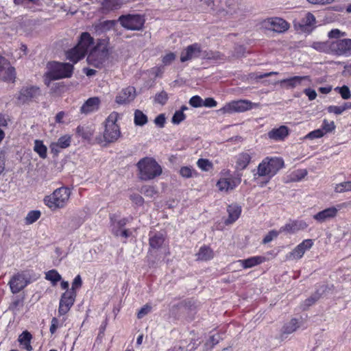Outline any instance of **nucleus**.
Wrapping results in <instances>:
<instances>
[{
	"label": "nucleus",
	"instance_id": "1",
	"mask_svg": "<svg viewBox=\"0 0 351 351\" xmlns=\"http://www.w3.org/2000/svg\"><path fill=\"white\" fill-rule=\"evenodd\" d=\"M138 178L141 180H150L160 176L162 173L161 166L151 157H145L136 164Z\"/></svg>",
	"mask_w": 351,
	"mask_h": 351
},
{
	"label": "nucleus",
	"instance_id": "2",
	"mask_svg": "<svg viewBox=\"0 0 351 351\" xmlns=\"http://www.w3.org/2000/svg\"><path fill=\"white\" fill-rule=\"evenodd\" d=\"M94 44V39L88 32H83L77 45L66 52V58L73 63L77 62L87 53L89 48Z\"/></svg>",
	"mask_w": 351,
	"mask_h": 351
},
{
	"label": "nucleus",
	"instance_id": "3",
	"mask_svg": "<svg viewBox=\"0 0 351 351\" xmlns=\"http://www.w3.org/2000/svg\"><path fill=\"white\" fill-rule=\"evenodd\" d=\"M71 191L65 186L56 189L51 194L45 197V204L51 210H56L64 208L70 199Z\"/></svg>",
	"mask_w": 351,
	"mask_h": 351
},
{
	"label": "nucleus",
	"instance_id": "4",
	"mask_svg": "<svg viewBox=\"0 0 351 351\" xmlns=\"http://www.w3.org/2000/svg\"><path fill=\"white\" fill-rule=\"evenodd\" d=\"M109 58L108 49L105 40L99 41L88 55L87 61L90 65L96 68L105 66Z\"/></svg>",
	"mask_w": 351,
	"mask_h": 351
},
{
	"label": "nucleus",
	"instance_id": "5",
	"mask_svg": "<svg viewBox=\"0 0 351 351\" xmlns=\"http://www.w3.org/2000/svg\"><path fill=\"white\" fill-rule=\"evenodd\" d=\"M47 69L45 75L49 80L70 77L73 71V64L58 62H49Z\"/></svg>",
	"mask_w": 351,
	"mask_h": 351
},
{
	"label": "nucleus",
	"instance_id": "6",
	"mask_svg": "<svg viewBox=\"0 0 351 351\" xmlns=\"http://www.w3.org/2000/svg\"><path fill=\"white\" fill-rule=\"evenodd\" d=\"M284 161L280 158H267L259 164L258 174L259 176H274L282 167Z\"/></svg>",
	"mask_w": 351,
	"mask_h": 351
},
{
	"label": "nucleus",
	"instance_id": "7",
	"mask_svg": "<svg viewBox=\"0 0 351 351\" xmlns=\"http://www.w3.org/2000/svg\"><path fill=\"white\" fill-rule=\"evenodd\" d=\"M118 118L117 112H112L105 122L104 140L106 143L115 142L121 135L119 125L116 123Z\"/></svg>",
	"mask_w": 351,
	"mask_h": 351
},
{
	"label": "nucleus",
	"instance_id": "8",
	"mask_svg": "<svg viewBox=\"0 0 351 351\" xmlns=\"http://www.w3.org/2000/svg\"><path fill=\"white\" fill-rule=\"evenodd\" d=\"M261 106L259 103H252L249 100L241 99L232 101L226 104L219 111L222 113L242 112L250 110L253 108H258Z\"/></svg>",
	"mask_w": 351,
	"mask_h": 351
},
{
	"label": "nucleus",
	"instance_id": "9",
	"mask_svg": "<svg viewBox=\"0 0 351 351\" xmlns=\"http://www.w3.org/2000/svg\"><path fill=\"white\" fill-rule=\"evenodd\" d=\"M119 21L127 29L138 31L143 28L145 20L141 14H127L121 16Z\"/></svg>",
	"mask_w": 351,
	"mask_h": 351
},
{
	"label": "nucleus",
	"instance_id": "10",
	"mask_svg": "<svg viewBox=\"0 0 351 351\" xmlns=\"http://www.w3.org/2000/svg\"><path fill=\"white\" fill-rule=\"evenodd\" d=\"M30 282L29 276L27 271H21L14 274L8 282L12 293H17L23 290Z\"/></svg>",
	"mask_w": 351,
	"mask_h": 351
},
{
	"label": "nucleus",
	"instance_id": "11",
	"mask_svg": "<svg viewBox=\"0 0 351 351\" xmlns=\"http://www.w3.org/2000/svg\"><path fill=\"white\" fill-rule=\"evenodd\" d=\"M40 95V88L34 86H23L19 91L16 100L19 104H25Z\"/></svg>",
	"mask_w": 351,
	"mask_h": 351
},
{
	"label": "nucleus",
	"instance_id": "12",
	"mask_svg": "<svg viewBox=\"0 0 351 351\" xmlns=\"http://www.w3.org/2000/svg\"><path fill=\"white\" fill-rule=\"evenodd\" d=\"M263 27L277 33H283L289 28V25L282 18L272 17L264 20Z\"/></svg>",
	"mask_w": 351,
	"mask_h": 351
},
{
	"label": "nucleus",
	"instance_id": "13",
	"mask_svg": "<svg viewBox=\"0 0 351 351\" xmlns=\"http://www.w3.org/2000/svg\"><path fill=\"white\" fill-rule=\"evenodd\" d=\"M330 51L337 56H351V39H339L330 43Z\"/></svg>",
	"mask_w": 351,
	"mask_h": 351
},
{
	"label": "nucleus",
	"instance_id": "14",
	"mask_svg": "<svg viewBox=\"0 0 351 351\" xmlns=\"http://www.w3.org/2000/svg\"><path fill=\"white\" fill-rule=\"evenodd\" d=\"M15 78V69L5 58L0 56V80L14 82Z\"/></svg>",
	"mask_w": 351,
	"mask_h": 351
},
{
	"label": "nucleus",
	"instance_id": "15",
	"mask_svg": "<svg viewBox=\"0 0 351 351\" xmlns=\"http://www.w3.org/2000/svg\"><path fill=\"white\" fill-rule=\"evenodd\" d=\"M75 291H66L60 300L58 313L60 315H66L73 305L75 298Z\"/></svg>",
	"mask_w": 351,
	"mask_h": 351
},
{
	"label": "nucleus",
	"instance_id": "16",
	"mask_svg": "<svg viewBox=\"0 0 351 351\" xmlns=\"http://www.w3.org/2000/svg\"><path fill=\"white\" fill-rule=\"evenodd\" d=\"M339 208L336 206H331L325 208L313 216V219L318 223H324L334 219L339 211Z\"/></svg>",
	"mask_w": 351,
	"mask_h": 351
},
{
	"label": "nucleus",
	"instance_id": "17",
	"mask_svg": "<svg viewBox=\"0 0 351 351\" xmlns=\"http://www.w3.org/2000/svg\"><path fill=\"white\" fill-rule=\"evenodd\" d=\"M136 97V89L134 86L123 88L116 96L115 101L118 104L123 105L132 102Z\"/></svg>",
	"mask_w": 351,
	"mask_h": 351
},
{
	"label": "nucleus",
	"instance_id": "18",
	"mask_svg": "<svg viewBox=\"0 0 351 351\" xmlns=\"http://www.w3.org/2000/svg\"><path fill=\"white\" fill-rule=\"evenodd\" d=\"M201 51L202 49L200 45L194 43L189 45L182 51L180 55V61L182 62H184L188 60L197 58L199 57Z\"/></svg>",
	"mask_w": 351,
	"mask_h": 351
},
{
	"label": "nucleus",
	"instance_id": "19",
	"mask_svg": "<svg viewBox=\"0 0 351 351\" xmlns=\"http://www.w3.org/2000/svg\"><path fill=\"white\" fill-rule=\"evenodd\" d=\"M313 245V241L312 239H308L304 240L301 243L297 245L289 254V258L292 260H298L300 259L305 252L307 250L311 248Z\"/></svg>",
	"mask_w": 351,
	"mask_h": 351
},
{
	"label": "nucleus",
	"instance_id": "20",
	"mask_svg": "<svg viewBox=\"0 0 351 351\" xmlns=\"http://www.w3.org/2000/svg\"><path fill=\"white\" fill-rule=\"evenodd\" d=\"M101 100L98 97L88 99L80 108L82 114H88L97 111L99 108Z\"/></svg>",
	"mask_w": 351,
	"mask_h": 351
},
{
	"label": "nucleus",
	"instance_id": "21",
	"mask_svg": "<svg viewBox=\"0 0 351 351\" xmlns=\"http://www.w3.org/2000/svg\"><path fill=\"white\" fill-rule=\"evenodd\" d=\"M241 182V178H221L217 183L219 191L228 192L233 190Z\"/></svg>",
	"mask_w": 351,
	"mask_h": 351
},
{
	"label": "nucleus",
	"instance_id": "22",
	"mask_svg": "<svg viewBox=\"0 0 351 351\" xmlns=\"http://www.w3.org/2000/svg\"><path fill=\"white\" fill-rule=\"evenodd\" d=\"M315 16L311 12H307L298 22V26L302 32H311L315 27Z\"/></svg>",
	"mask_w": 351,
	"mask_h": 351
},
{
	"label": "nucleus",
	"instance_id": "23",
	"mask_svg": "<svg viewBox=\"0 0 351 351\" xmlns=\"http://www.w3.org/2000/svg\"><path fill=\"white\" fill-rule=\"evenodd\" d=\"M308 225L305 221L297 220L292 221L290 223H287L285 226H282L280 228V232H287L288 233L292 234L299 230H305L308 227Z\"/></svg>",
	"mask_w": 351,
	"mask_h": 351
},
{
	"label": "nucleus",
	"instance_id": "24",
	"mask_svg": "<svg viewBox=\"0 0 351 351\" xmlns=\"http://www.w3.org/2000/svg\"><path fill=\"white\" fill-rule=\"evenodd\" d=\"M71 145V136L64 135L60 137L57 142L51 143L50 149L51 153L57 155L61 149H65Z\"/></svg>",
	"mask_w": 351,
	"mask_h": 351
},
{
	"label": "nucleus",
	"instance_id": "25",
	"mask_svg": "<svg viewBox=\"0 0 351 351\" xmlns=\"http://www.w3.org/2000/svg\"><path fill=\"white\" fill-rule=\"evenodd\" d=\"M308 80L311 82V78L308 75L305 76H293L290 78L283 79L279 82L282 86L285 85L287 88H294L295 87L301 85L302 81Z\"/></svg>",
	"mask_w": 351,
	"mask_h": 351
},
{
	"label": "nucleus",
	"instance_id": "26",
	"mask_svg": "<svg viewBox=\"0 0 351 351\" xmlns=\"http://www.w3.org/2000/svg\"><path fill=\"white\" fill-rule=\"evenodd\" d=\"M289 128L285 125H281L278 128H274L268 132L270 139L282 141L289 135Z\"/></svg>",
	"mask_w": 351,
	"mask_h": 351
},
{
	"label": "nucleus",
	"instance_id": "27",
	"mask_svg": "<svg viewBox=\"0 0 351 351\" xmlns=\"http://www.w3.org/2000/svg\"><path fill=\"white\" fill-rule=\"evenodd\" d=\"M228 218L225 221L226 225L234 223L240 216L241 213V206L237 204H231L228 206Z\"/></svg>",
	"mask_w": 351,
	"mask_h": 351
},
{
	"label": "nucleus",
	"instance_id": "28",
	"mask_svg": "<svg viewBox=\"0 0 351 351\" xmlns=\"http://www.w3.org/2000/svg\"><path fill=\"white\" fill-rule=\"evenodd\" d=\"M265 261V258L261 256H253L247 259L239 260L238 262L244 269L251 268L260 265Z\"/></svg>",
	"mask_w": 351,
	"mask_h": 351
},
{
	"label": "nucleus",
	"instance_id": "29",
	"mask_svg": "<svg viewBox=\"0 0 351 351\" xmlns=\"http://www.w3.org/2000/svg\"><path fill=\"white\" fill-rule=\"evenodd\" d=\"M299 323L296 319H291L286 323L281 330V338H286L288 335L294 332L299 328Z\"/></svg>",
	"mask_w": 351,
	"mask_h": 351
},
{
	"label": "nucleus",
	"instance_id": "30",
	"mask_svg": "<svg viewBox=\"0 0 351 351\" xmlns=\"http://www.w3.org/2000/svg\"><path fill=\"white\" fill-rule=\"evenodd\" d=\"M165 241V237L161 233H156L149 239V246L152 249H159Z\"/></svg>",
	"mask_w": 351,
	"mask_h": 351
},
{
	"label": "nucleus",
	"instance_id": "31",
	"mask_svg": "<svg viewBox=\"0 0 351 351\" xmlns=\"http://www.w3.org/2000/svg\"><path fill=\"white\" fill-rule=\"evenodd\" d=\"M196 256L199 261H208L213 257V252L209 247L203 246L200 247Z\"/></svg>",
	"mask_w": 351,
	"mask_h": 351
},
{
	"label": "nucleus",
	"instance_id": "32",
	"mask_svg": "<svg viewBox=\"0 0 351 351\" xmlns=\"http://www.w3.org/2000/svg\"><path fill=\"white\" fill-rule=\"evenodd\" d=\"M34 151L43 159L46 158L47 156V148L40 140L34 141Z\"/></svg>",
	"mask_w": 351,
	"mask_h": 351
},
{
	"label": "nucleus",
	"instance_id": "33",
	"mask_svg": "<svg viewBox=\"0 0 351 351\" xmlns=\"http://www.w3.org/2000/svg\"><path fill=\"white\" fill-rule=\"evenodd\" d=\"M31 339L32 335L27 331H24L19 336V341L22 346H23L24 348L28 351H31L32 350V347L30 345Z\"/></svg>",
	"mask_w": 351,
	"mask_h": 351
},
{
	"label": "nucleus",
	"instance_id": "34",
	"mask_svg": "<svg viewBox=\"0 0 351 351\" xmlns=\"http://www.w3.org/2000/svg\"><path fill=\"white\" fill-rule=\"evenodd\" d=\"M251 160V156L247 153H242L239 155L237 162L238 169L243 170L248 165Z\"/></svg>",
	"mask_w": 351,
	"mask_h": 351
},
{
	"label": "nucleus",
	"instance_id": "35",
	"mask_svg": "<svg viewBox=\"0 0 351 351\" xmlns=\"http://www.w3.org/2000/svg\"><path fill=\"white\" fill-rule=\"evenodd\" d=\"M147 123V117L140 110L134 112V123L136 125L143 126Z\"/></svg>",
	"mask_w": 351,
	"mask_h": 351
},
{
	"label": "nucleus",
	"instance_id": "36",
	"mask_svg": "<svg viewBox=\"0 0 351 351\" xmlns=\"http://www.w3.org/2000/svg\"><path fill=\"white\" fill-rule=\"evenodd\" d=\"M188 108L186 106H182L180 110H177L173 115L171 121L173 124H179L186 118L184 114V110H187Z\"/></svg>",
	"mask_w": 351,
	"mask_h": 351
},
{
	"label": "nucleus",
	"instance_id": "37",
	"mask_svg": "<svg viewBox=\"0 0 351 351\" xmlns=\"http://www.w3.org/2000/svg\"><path fill=\"white\" fill-rule=\"evenodd\" d=\"M334 191L337 193L351 192V181H346L337 184L335 186Z\"/></svg>",
	"mask_w": 351,
	"mask_h": 351
},
{
	"label": "nucleus",
	"instance_id": "38",
	"mask_svg": "<svg viewBox=\"0 0 351 351\" xmlns=\"http://www.w3.org/2000/svg\"><path fill=\"white\" fill-rule=\"evenodd\" d=\"M330 43L329 42H314L311 47L319 52H328L330 50Z\"/></svg>",
	"mask_w": 351,
	"mask_h": 351
},
{
	"label": "nucleus",
	"instance_id": "39",
	"mask_svg": "<svg viewBox=\"0 0 351 351\" xmlns=\"http://www.w3.org/2000/svg\"><path fill=\"white\" fill-rule=\"evenodd\" d=\"M197 167L203 171H209L213 169V164L208 159L200 158L197 162Z\"/></svg>",
	"mask_w": 351,
	"mask_h": 351
},
{
	"label": "nucleus",
	"instance_id": "40",
	"mask_svg": "<svg viewBox=\"0 0 351 351\" xmlns=\"http://www.w3.org/2000/svg\"><path fill=\"white\" fill-rule=\"evenodd\" d=\"M45 278L49 280L55 285L58 281L61 280V276L55 269H51L45 274Z\"/></svg>",
	"mask_w": 351,
	"mask_h": 351
},
{
	"label": "nucleus",
	"instance_id": "41",
	"mask_svg": "<svg viewBox=\"0 0 351 351\" xmlns=\"http://www.w3.org/2000/svg\"><path fill=\"white\" fill-rule=\"evenodd\" d=\"M307 173L308 172L306 169H298L291 173L290 175V180L292 182L300 181L307 175Z\"/></svg>",
	"mask_w": 351,
	"mask_h": 351
},
{
	"label": "nucleus",
	"instance_id": "42",
	"mask_svg": "<svg viewBox=\"0 0 351 351\" xmlns=\"http://www.w3.org/2000/svg\"><path fill=\"white\" fill-rule=\"evenodd\" d=\"M40 217V212L39 210L30 211L25 217L27 224H32L37 221Z\"/></svg>",
	"mask_w": 351,
	"mask_h": 351
},
{
	"label": "nucleus",
	"instance_id": "43",
	"mask_svg": "<svg viewBox=\"0 0 351 351\" xmlns=\"http://www.w3.org/2000/svg\"><path fill=\"white\" fill-rule=\"evenodd\" d=\"M180 174L184 178H190L196 175L195 171L191 167H182L180 169Z\"/></svg>",
	"mask_w": 351,
	"mask_h": 351
},
{
	"label": "nucleus",
	"instance_id": "44",
	"mask_svg": "<svg viewBox=\"0 0 351 351\" xmlns=\"http://www.w3.org/2000/svg\"><path fill=\"white\" fill-rule=\"evenodd\" d=\"M335 91H337L343 99H348L351 97L350 90L348 86L344 85L341 87H336Z\"/></svg>",
	"mask_w": 351,
	"mask_h": 351
},
{
	"label": "nucleus",
	"instance_id": "45",
	"mask_svg": "<svg viewBox=\"0 0 351 351\" xmlns=\"http://www.w3.org/2000/svg\"><path fill=\"white\" fill-rule=\"evenodd\" d=\"M321 297V294L316 291L312 294L308 298L305 300L304 305L306 307H309L315 304Z\"/></svg>",
	"mask_w": 351,
	"mask_h": 351
},
{
	"label": "nucleus",
	"instance_id": "46",
	"mask_svg": "<svg viewBox=\"0 0 351 351\" xmlns=\"http://www.w3.org/2000/svg\"><path fill=\"white\" fill-rule=\"evenodd\" d=\"M104 5L110 9H117L123 4L125 0H104Z\"/></svg>",
	"mask_w": 351,
	"mask_h": 351
},
{
	"label": "nucleus",
	"instance_id": "47",
	"mask_svg": "<svg viewBox=\"0 0 351 351\" xmlns=\"http://www.w3.org/2000/svg\"><path fill=\"white\" fill-rule=\"evenodd\" d=\"M219 342V336L212 335L210 337L209 339L207 342L205 343L204 347L205 350L207 351L208 350H211L215 345L217 344Z\"/></svg>",
	"mask_w": 351,
	"mask_h": 351
},
{
	"label": "nucleus",
	"instance_id": "48",
	"mask_svg": "<svg viewBox=\"0 0 351 351\" xmlns=\"http://www.w3.org/2000/svg\"><path fill=\"white\" fill-rule=\"evenodd\" d=\"M167 99V93L165 91L162 90L160 93L156 95L154 101L156 103H158L161 105H164L165 104H166Z\"/></svg>",
	"mask_w": 351,
	"mask_h": 351
},
{
	"label": "nucleus",
	"instance_id": "49",
	"mask_svg": "<svg viewBox=\"0 0 351 351\" xmlns=\"http://www.w3.org/2000/svg\"><path fill=\"white\" fill-rule=\"evenodd\" d=\"M141 193L146 197H153L156 194V191L152 186H145L141 188Z\"/></svg>",
	"mask_w": 351,
	"mask_h": 351
},
{
	"label": "nucleus",
	"instance_id": "50",
	"mask_svg": "<svg viewBox=\"0 0 351 351\" xmlns=\"http://www.w3.org/2000/svg\"><path fill=\"white\" fill-rule=\"evenodd\" d=\"M325 132L322 129H317L311 132L306 136V138L314 139L317 138H321L324 135Z\"/></svg>",
	"mask_w": 351,
	"mask_h": 351
},
{
	"label": "nucleus",
	"instance_id": "51",
	"mask_svg": "<svg viewBox=\"0 0 351 351\" xmlns=\"http://www.w3.org/2000/svg\"><path fill=\"white\" fill-rule=\"evenodd\" d=\"M346 35V32H341L338 29H332L328 34V36L330 38H339L340 37H343Z\"/></svg>",
	"mask_w": 351,
	"mask_h": 351
},
{
	"label": "nucleus",
	"instance_id": "52",
	"mask_svg": "<svg viewBox=\"0 0 351 351\" xmlns=\"http://www.w3.org/2000/svg\"><path fill=\"white\" fill-rule=\"evenodd\" d=\"M176 57V54L172 52L166 54L162 60L163 64L165 66L171 64L175 60Z\"/></svg>",
	"mask_w": 351,
	"mask_h": 351
},
{
	"label": "nucleus",
	"instance_id": "53",
	"mask_svg": "<svg viewBox=\"0 0 351 351\" xmlns=\"http://www.w3.org/2000/svg\"><path fill=\"white\" fill-rule=\"evenodd\" d=\"M278 232L276 230L269 231L263 239V243L266 244L271 242L274 238H276Z\"/></svg>",
	"mask_w": 351,
	"mask_h": 351
},
{
	"label": "nucleus",
	"instance_id": "54",
	"mask_svg": "<svg viewBox=\"0 0 351 351\" xmlns=\"http://www.w3.org/2000/svg\"><path fill=\"white\" fill-rule=\"evenodd\" d=\"M189 104L194 108L202 106V99L197 95L193 96L190 99Z\"/></svg>",
	"mask_w": 351,
	"mask_h": 351
},
{
	"label": "nucleus",
	"instance_id": "55",
	"mask_svg": "<svg viewBox=\"0 0 351 351\" xmlns=\"http://www.w3.org/2000/svg\"><path fill=\"white\" fill-rule=\"evenodd\" d=\"M152 310V306L149 304L144 305L138 311L137 317L138 319L143 318L147 315Z\"/></svg>",
	"mask_w": 351,
	"mask_h": 351
},
{
	"label": "nucleus",
	"instance_id": "56",
	"mask_svg": "<svg viewBox=\"0 0 351 351\" xmlns=\"http://www.w3.org/2000/svg\"><path fill=\"white\" fill-rule=\"evenodd\" d=\"M323 130H325V133L330 132L335 128V125L334 121L328 122L326 119H324L323 121Z\"/></svg>",
	"mask_w": 351,
	"mask_h": 351
},
{
	"label": "nucleus",
	"instance_id": "57",
	"mask_svg": "<svg viewBox=\"0 0 351 351\" xmlns=\"http://www.w3.org/2000/svg\"><path fill=\"white\" fill-rule=\"evenodd\" d=\"M82 280L80 275H77L72 282L71 289L69 291H75V289H79L82 287Z\"/></svg>",
	"mask_w": 351,
	"mask_h": 351
},
{
	"label": "nucleus",
	"instance_id": "58",
	"mask_svg": "<svg viewBox=\"0 0 351 351\" xmlns=\"http://www.w3.org/2000/svg\"><path fill=\"white\" fill-rule=\"evenodd\" d=\"M130 198L135 204L138 206H142L144 203L143 198L138 194L131 195Z\"/></svg>",
	"mask_w": 351,
	"mask_h": 351
},
{
	"label": "nucleus",
	"instance_id": "59",
	"mask_svg": "<svg viewBox=\"0 0 351 351\" xmlns=\"http://www.w3.org/2000/svg\"><path fill=\"white\" fill-rule=\"evenodd\" d=\"M23 306V300L16 299L10 304L9 309L10 311H14L19 310V306Z\"/></svg>",
	"mask_w": 351,
	"mask_h": 351
},
{
	"label": "nucleus",
	"instance_id": "60",
	"mask_svg": "<svg viewBox=\"0 0 351 351\" xmlns=\"http://www.w3.org/2000/svg\"><path fill=\"white\" fill-rule=\"evenodd\" d=\"M304 94L308 97L310 101L315 99L317 97V93L315 90L311 88H305L304 90Z\"/></svg>",
	"mask_w": 351,
	"mask_h": 351
},
{
	"label": "nucleus",
	"instance_id": "61",
	"mask_svg": "<svg viewBox=\"0 0 351 351\" xmlns=\"http://www.w3.org/2000/svg\"><path fill=\"white\" fill-rule=\"evenodd\" d=\"M115 25L114 21H105L100 23L101 29L106 31L112 28Z\"/></svg>",
	"mask_w": 351,
	"mask_h": 351
},
{
	"label": "nucleus",
	"instance_id": "62",
	"mask_svg": "<svg viewBox=\"0 0 351 351\" xmlns=\"http://www.w3.org/2000/svg\"><path fill=\"white\" fill-rule=\"evenodd\" d=\"M202 106L208 108L215 107L217 106V101L211 97H208L205 100H202Z\"/></svg>",
	"mask_w": 351,
	"mask_h": 351
},
{
	"label": "nucleus",
	"instance_id": "63",
	"mask_svg": "<svg viewBox=\"0 0 351 351\" xmlns=\"http://www.w3.org/2000/svg\"><path fill=\"white\" fill-rule=\"evenodd\" d=\"M165 115L163 114H160L156 117L154 123L160 128H163L165 123Z\"/></svg>",
	"mask_w": 351,
	"mask_h": 351
},
{
	"label": "nucleus",
	"instance_id": "64",
	"mask_svg": "<svg viewBox=\"0 0 351 351\" xmlns=\"http://www.w3.org/2000/svg\"><path fill=\"white\" fill-rule=\"evenodd\" d=\"M327 110L330 113L335 114H341L343 111L341 106H330L328 107Z\"/></svg>",
	"mask_w": 351,
	"mask_h": 351
}]
</instances>
